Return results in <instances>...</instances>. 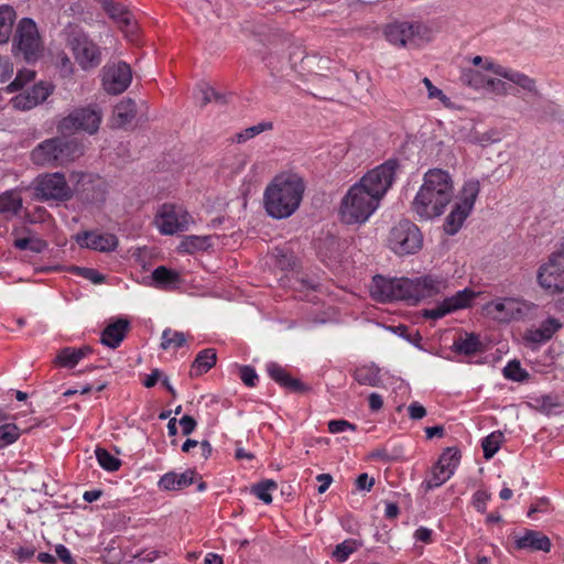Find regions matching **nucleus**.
Here are the masks:
<instances>
[{"instance_id":"obj_58","label":"nucleus","mask_w":564,"mask_h":564,"mask_svg":"<svg viewBox=\"0 0 564 564\" xmlns=\"http://www.w3.org/2000/svg\"><path fill=\"white\" fill-rule=\"evenodd\" d=\"M484 69L492 72L494 74L505 78L509 68H506L499 64H496L494 61L486 58L484 63Z\"/></svg>"},{"instance_id":"obj_28","label":"nucleus","mask_w":564,"mask_h":564,"mask_svg":"<svg viewBox=\"0 0 564 564\" xmlns=\"http://www.w3.org/2000/svg\"><path fill=\"white\" fill-rule=\"evenodd\" d=\"M217 361V352L214 348H206L198 352L194 359L189 375L191 377H199L209 371Z\"/></svg>"},{"instance_id":"obj_37","label":"nucleus","mask_w":564,"mask_h":564,"mask_svg":"<svg viewBox=\"0 0 564 564\" xmlns=\"http://www.w3.org/2000/svg\"><path fill=\"white\" fill-rule=\"evenodd\" d=\"M415 282L408 278H394L395 300H406L417 302V292Z\"/></svg>"},{"instance_id":"obj_42","label":"nucleus","mask_w":564,"mask_h":564,"mask_svg":"<svg viewBox=\"0 0 564 564\" xmlns=\"http://www.w3.org/2000/svg\"><path fill=\"white\" fill-rule=\"evenodd\" d=\"M502 440L503 435L501 432H494L482 440L481 447L486 459L494 457V455L499 451Z\"/></svg>"},{"instance_id":"obj_15","label":"nucleus","mask_w":564,"mask_h":564,"mask_svg":"<svg viewBox=\"0 0 564 564\" xmlns=\"http://www.w3.org/2000/svg\"><path fill=\"white\" fill-rule=\"evenodd\" d=\"M132 73L124 62L104 67L102 86L111 95L123 93L130 85Z\"/></svg>"},{"instance_id":"obj_54","label":"nucleus","mask_w":564,"mask_h":564,"mask_svg":"<svg viewBox=\"0 0 564 564\" xmlns=\"http://www.w3.org/2000/svg\"><path fill=\"white\" fill-rule=\"evenodd\" d=\"M77 270L82 274V276L88 279L89 281H91L95 284H99V283H102L105 281V275H102L101 273H99L95 269L78 268Z\"/></svg>"},{"instance_id":"obj_36","label":"nucleus","mask_w":564,"mask_h":564,"mask_svg":"<svg viewBox=\"0 0 564 564\" xmlns=\"http://www.w3.org/2000/svg\"><path fill=\"white\" fill-rule=\"evenodd\" d=\"M355 380L361 386L378 387L380 379V369L375 366H361L354 372Z\"/></svg>"},{"instance_id":"obj_5","label":"nucleus","mask_w":564,"mask_h":564,"mask_svg":"<svg viewBox=\"0 0 564 564\" xmlns=\"http://www.w3.org/2000/svg\"><path fill=\"white\" fill-rule=\"evenodd\" d=\"M383 34L397 47H417L430 40V30L420 22L394 21L386 25Z\"/></svg>"},{"instance_id":"obj_41","label":"nucleus","mask_w":564,"mask_h":564,"mask_svg":"<svg viewBox=\"0 0 564 564\" xmlns=\"http://www.w3.org/2000/svg\"><path fill=\"white\" fill-rule=\"evenodd\" d=\"M186 343V336L182 332L165 328L162 333L161 348L166 350L170 347L180 348Z\"/></svg>"},{"instance_id":"obj_62","label":"nucleus","mask_w":564,"mask_h":564,"mask_svg":"<svg viewBox=\"0 0 564 564\" xmlns=\"http://www.w3.org/2000/svg\"><path fill=\"white\" fill-rule=\"evenodd\" d=\"M12 552L17 556L18 560L25 561V560L33 557L35 550L32 546H28V547L21 546L17 550H13Z\"/></svg>"},{"instance_id":"obj_46","label":"nucleus","mask_w":564,"mask_h":564,"mask_svg":"<svg viewBox=\"0 0 564 564\" xmlns=\"http://www.w3.org/2000/svg\"><path fill=\"white\" fill-rule=\"evenodd\" d=\"M502 372L505 378L516 382H523L529 378V373L521 367L518 360L509 361Z\"/></svg>"},{"instance_id":"obj_18","label":"nucleus","mask_w":564,"mask_h":564,"mask_svg":"<svg viewBox=\"0 0 564 564\" xmlns=\"http://www.w3.org/2000/svg\"><path fill=\"white\" fill-rule=\"evenodd\" d=\"M51 95V89L43 83L33 85L30 89L17 95L11 99V105L18 110H30L45 101Z\"/></svg>"},{"instance_id":"obj_21","label":"nucleus","mask_w":564,"mask_h":564,"mask_svg":"<svg viewBox=\"0 0 564 564\" xmlns=\"http://www.w3.org/2000/svg\"><path fill=\"white\" fill-rule=\"evenodd\" d=\"M561 327L562 324L557 318L549 317L539 327L528 330L524 339L532 344H543L550 340Z\"/></svg>"},{"instance_id":"obj_1","label":"nucleus","mask_w":564,"mask_h":564,"mask_svg":"<svg viewBox=\"0 0 564 564\" xmlns=\"http://www.w3.org/2000/svg\"><path fill=\"white\" fill-rule=\"evenodd\" d=\"M398 165L397 160H388L350 186L340 202L339 215L343 223L364 224L369 219L391 187Z\"/></svg>"},{"instance_id":"obj_39","label":"nucleus","mask_w":564,"mask_h":564,"mask_svg":"<svg viewBox=\"0 0 564 564\" xmlns=\"http://www.w3.org/2000/svg\"><path fill=\"white\" fill-rule=\"evenodd\" d=\"M460 80L474 89H484L489 86L490 78L477 69H466L462 73Z\"/></svg>"},{"instance_id":"obj_34","label":"nucleus","mask_w":564,"mask_h":564,"mask_svg":"<svg viewBox=\"0 0 564 564\" xmlns=\"http://www.w3.org/2000/svg\"><path fill=\"white\" fill-rule=\"evenodd\" d=\"M469 214L470 212H467L458 204H455L444 221V231L449 236L456 235Z\"/></svg>"},{"instance_id":"obj_55","label":"nucleus","mask_w":564,"mask_h":564,"mask_svg":"<svg viewBox=\"0 0 564 564\" xmlns=\"http://www.w3.org/2000/svg\"><path fill=\"white\" fill-rule=\"evenodd\" d=\"M183 435H191L197 426L196 420L191 415H184L180 420Z\"/></svg>"},{"instance_id":"obj_13","label":"nucleus","mask_w":564,"mask_h":564,"mask_svg":"<svg viewBox=\"0 0 564 564\" xmlns=\"http://www.w3.org/2000/svg\"><path fill=\"white\" fill-rule=\"evenodd\" d=\"M459 458L460 455L456 448L447 447L433 466L430 478L422 484L425 490L435 489L446 482L457 468Z\"/></svg>"},{"instance_id":"obj_22","label":"nucleus","mask_w":564,"mask_h":564,"mask_svg":"<svg viewBox=\"0 0 564 564\" xmlns=\"http://www.w3.org/2000/svg\"><path fill=\"white\" fill-rule=\"evenodd\" d=\"M414 282L417 289V302L424 297H431L441 293L447 286L446 279L431 274L425 275L423 278L414 279Z\"/></svg>"},{"instance_id":"obj_64","label":"nucleus","mask_w":564,"mask_h":564,"mask_svg":"<svg viewBox=\"0 0 564 564\" xmlns=\"http://www.w3.org/2000/svg\"><path fill=\"white\" fill-rule=\"evenodd\" d=\"M487 88H490L492 91L501 95H506L508 93L507 85L501 79L490 78L489 86Z\"/></svg>"},{"instance_id":"obj_14","label":"nucleus","mask_w":564,"mask_h":564,"mask_svg":"<svg viewBox=\"0 0 564 564\" xmlns=\"http://www.w3.org/2000/svg\"><path fill=\"white\" fill-rule=\"evenodd\" d=\"M14 44L23 54L24 58L30 61L36 58L41 50V41L35 22L32 19L23 18L17 26Z\"/></svg>"},{"instance_id":"obj_61","label":"nucleus","mask_w":564,"mask_h":564,"mask_svg":"<svg viewBox=\"0 0 564 564\" xmlns=\"http://www.w3.org/2000/svg\"><path fill=\"white\" fill-rule=\"evenodd\" d=\"M316 480L321 484L317 489L318 494H324L329 488L333 477L329 474H319Z\"/></svg>"},{"instance_id":"obj_52","label":"nucleus","mask_w":564,"mask_h":564,"mask_svg":"<svg viewBox=\"0 0 564 564\" xmlns=\"http://www.w3.org/2000/svg\"><path fill=\"white\" fill-rule=\"evenodd\" d=\"M346 430L356 431V425L346 420H332L328 422V431L333 434L341 433Z\"/></svg>"},{"instance_id":"obj_35","label":"nucleus","mask_w":564,"mask_h":564,"mask_svg":"<svg viewBox=\"0 0 564 564\" xmlns=\"http://www.w3.org/2000/svg\"><path fill=\"white\" fill-rule=\"evenodd\" d=\"M17 19L14 9L8 4L0 6V44L9 42Z\"/></svg>"},{"instance_id":"obj_4","label":"nucleus","mask_w":564,"mask_h":564,"mask_svg":"<svg viewBox=\"0 0 564 564\" xmlns=\"http://www.w3.org/2000/svg\"><path fill=\"white\" fill-rule=\"evenodd\" d=\"M84 155V145L66 134L40 142L31 151V161L42 167L65 166Z\"/></svg>"},{"instance_id":"obj_24","label":"nucleus","mask_w":564,"mask_h":564,"mask_svg":"<svg viewBox=\"0 0 564 564\" xmlns=\"http://www.w3.org/2000/svg\"><path fill=\"white\" fill-rule=\"evenodd\" d=\"M195 471L187 469L182 474L170 471L159 480V487L163 490H182L194 482Z\"/></svg>"},{"instance_id":"obj_3","label":"nucleus","mask_w":564,"mask_h":564,"mask_svg":"<svg viewBox=\"0 0 564 564\" xmlns=\"http://www.w3.org/2000/svg\"><path fill=\"white\" fill-rule=\"evenodd\" d=\"M305 192L303 178L295 173H281L273 177L263 193V206L274 219L291 217L300 207Z\"/></svg>"},{"instance_id":"obj_31","label":"nucleus","mask_w":564,"mask_h":564,"mask_svg":"<svg viewBox=\"0 0 564 564\" xmlns=\"http://www.w3.org/2000/svg\"><path fill=\"white\" fill-rule=\"evenodd\" d=\"M137 115L135 102L128 98L118 102L113 110L115 124L119 128L130 123Z\"/></svg>"},{"instance_id":"obj_20","label":"nucleus","mask_w":564,"mask_h":564,"mask_svg":"<svg viewBox=\"0 0 564 564\" xmlns=\"http://www.w3.org/2000/svg\"><path fill=\"white\" fill-rule=\"evenodd\" d=\"M267 372L272 380L291 392L307 391V387L303 382L291 377V375L276 362H269L267 365Z\"/></svg>"},{"instance_id":"obj_60","label":"nucleus","mask_w":564,"mask_h":564,"mask_svg":"<svg viewBox=\"0 0 564 564\" xmlns=\"http://www.w3.org/2000/svg\"><path fill=\"white\" fill-rule=\"evenodd\" d=\"M55 552H56V555L58 556V558L62 562H64L65 564H75V561L73 560L69 550L65 545H63V544L56 545Z\"/></svg>"},{"instance_id":"obj_44","label":"nucleus","mask_w":564,"mask_h":564,"mask_svg":"<svg viewBox=\"0 0 564 564\" xmlns=\"http://www.w3.org/2000/svg\"><path fill=\"white\" fill-rule=\"evenodd\" d=\"M13 245L19 250H31L36 253L42 252L47 247L44 240L36 237L18 238L14 240Z\"/></svg>"},{"instance_id":"obj_27","label":"nucleus","mask_w":564,"mask_h":564,"mask_svg":"<svg viewBox=\"0 0 564 564\" xmlns=\"http://www.w3.org/2000/svg\"><path fill=\"white\" fill-rule=\"evenodd\" d=\"M370 293L373 299L380 302L395 301L394 278L387 279L376 275L372 280Z\"/></svg>"},{"instance_id":"obj_30","label":"nucleus","mask_w":564,"mask_h":564,"mask_svg":"<svg viewBox=\"0 0 564 564\" xmlns=\"http://www.w3.org/2000/svg\"><path fill=\"white\" fill-rule=\"evenodd\" d=\"M152 279L156 288L169 290L181 282L180 273L175 270L160 265L152 272Z\"/></svg>"},{"instance_id":"obj_12","label":"nucleus","mask_w":564,"mask_h":564,"mask_svg":"<svg viewBox=\"0 0 564 564\" xmlns=\"http://www.w3.org/2000/svg\"><path fill=\"white\" fill-rule=\"evenodd\" d=\"M193 217L183 207L174 204H163L154 218L158 230L165 236H172L188 229Z\"/></svg>"},{"instance_id":"obj_59","label":"nucleus","mask_w":564,"mask_h":564,"mask_svg":"<svg viewBox=\"0 0 564 564\" xmlns=\"http://www.w3.org/2000/svg\"><path fill=\"white\" fill-rule=\"evenodd\" d=\"M12 73L13 68L9 59L0 55V80L4 82Z\"/></svg>"},{"instance_id":"obj_17","label":"nucleus","mask_w":564,"mask_h":564,"mask_svg":"<svg viewBox=\"0 0 564 564\" xmlns=\"http://www.w3.org/2000/svg\"><path fill=\"white\" fill-rule=\"evenodd\" d=\"M109 18L118 25L126 36H132L137 32V22L129 9L113 0H98Z\"/></svg>"},{"instance_id":"obj_50","label":"nucleus","mask_w":564,"mask_h":564,"mask_svg":"<svg viewBox=\"0 0 564 564\" xmlns=\"http://www.w3.org/2000/svg\"><path fill=\"white\" fill-rule=\"evenodd\" d=\"M422 83L427 89V96L430 99H438L444 105L449 102V98L441 89L435 87L427 77H424Z\"/></svg>"},{"instance_id":"obj_49","label":"nucleus","mask_w":564,"mask_h":564,"mask_svg":"<svg viewBox=\"0 0 564 564\" xmlns=\"http://www.w3.org/2000/svg\"><path fill=\"white\" fill-rule=\"evenodd\" d=\"M357 550V542L355 540L348 539L344 542L336 545L333 551V556L336 561L343 563L345 562L350 554H352Z\"/></svg>"},{"instance_id":"obj_43","label":"nucleus","mask_w":564,"mask_h":564,"mask_svg":"<svg viewBox=\"0 0 564 564\" xmlns=\"http://www.w3.org/2000/svg\"><path fill=\"white\" fill-rule=\"evenodd\" d=\"M278 485L274 480H263L251 488V492L256 495L258 499L269 505L272 502L271 491L275 490Z\"/></svg>"},{"instance_id":"obj_29","label":"nucleus","mask_w":564,"mask_h":564,"mask_svg":"<svg viewBox=\"0 0 564 564\" xmlns=\"http://www.w3.org/2000/svg\"><path fill=\"white\" fill-rule=\"evenodd\" d=\"M22 196L17 189H9L0 194V214L7 218L17 216L22 208Z\"/></svg>"},{"instance_id":"obj_19","label":"nucleus","mask_w":564,"mask_h":564,"mask_svg":"<svg viewBox=\"0 0 564 564\" xmlns=\"http://www.w3.org/2000/svg\"><path fill=\"white\" fill-rule=\"evenodd\" d=\"M78 242L80 246L93 250L109 252L117 248L118 238L108 232L85 231L83 236H78Z\"/></svg>"},{"instance_id":"obj_23","label":"nucleus","mask_w":564,"mask_h":564,"mask_svg":"<svg viewBox=\"0 0 564 564\" xmlns=\"http://www.w3.org/2000/svg\"><path fill=\"white\" fill-rule=\"evenodd\" d=\"M128 328L129 322L124 318H118L110 323L101 333V344L110 348H117L124 339Z\"/></svg>"},{"instance_id":"obj_45","label":"nucleus","mask_w":564,"mask_h":564,"mask_svg":"<svg viewBox=\"0 0 564 564\" xmlns=\"http://www.w3.org/2000/svg\"><path fill=\"white\" fill-rule=\"evenodd\" d=\"M20 429L13 423L0 425V448H4L19 440Z\"/></svg>"},{"instance_id":"obj_63","label":"nucleus","mask_w":564,"mask_h":564,"mask_svg":"<svg viewBox=\"0 0 564 564\" xmlns=\"http://www.w3.org/2000/svg\"><path fill=\"white\" fill-rule=\"evenodd\" d=\"M414 538L417 541H421V542H424V543H430L432 541V530H430V529H427L425 527H420L415 531Z\"/></svg>"},{"instance_id":"obj_6","label":"nucleus","mask_w":564,"mask_h":564,"mask_svg":"<svg viewBox=\"0 0 564 564\" xmlns=\"http://www.w3.org/2000/svg\"><path fill=\"white\" fill-rule=\"evenodd\" d=\"M101 119L102 112L98 106L78 107L58 121L57 131L62 134L83 131L91 135L98 131Z\"/></svg>"},{"instance_id":"obj_11","label":"nucleus","mask_w":564,"mask_h":564,"mask_svg":"<svg viewBox=\"0 0 564 564\" xmlns=\"http://www.w3.org/2000/svg\"><path fill=\"white\" fill-rule=\"evenodd\" d=\"M535 305L520 297H500L485 305L486 312L495 319L503 323L520 321L527 317Z\"/></svg>"},{"instance_id":"obj_32","label":"nucleus","mask_w":564,"mask_h":564,"mask_svg":"<svg viewBox=\"0 0 564 564\" xmlns=\"http://www.w3.org/2000/svg\"><path fill=\"white\" fill-rule=\"evenodd\" d=\"M453 350L460 355L473 356L482 351V344L478 335L470 333L457 338L453 344Z\"/></svg>"},{"instance_id":"obj_7","label":"nucleus","mask_w":564,"mask_h":564,"mask_svg":"<svg viewBox=\"0 0 564 564\" xmlns=\"http://www.w3.org/2000/svg\"><path fill=\"white\" fill-rule=\"evenodd\" d=\"M388 245L398 256L414 254L422 248L423 236L414 223L403 219L391 228Z\"/></svg>"},{"instance_id":"obj_38","label":"nucleus","mask_w":564,"mask_h":564,"mask_svg":"<svg viewBox=\"0 0 564 564\" xmlns=\"http://www.w3.org/2000/svg\"><path fill=\"white\" fill-rule=\"evenodd\" d=\"M212 247V236H186L180 245V248L187 252L194 253L203 251Z\"/></svg>"},{"instance_id":"obj_48","label":"nucleus","mask_w":564,"mask_h":564,"mask_svg":"<svg viewBox=\"0 0 564 564\" xmlns=\"http://www.w3.org/2000/svg\"><path fill=\"white\" fill-rule=\"evenodd\" d=\"M272 129L271 122H260L258 124H254L252 127H249L245 129L243 131L236 134L235 139L238 143H243L256 135L260 134L261 132L265 130Z\"/></svg>"},{"instance_id":"obj_9","label":"nucleus","mask_w":564,"mask_h":564,"mask_svg":"<svg viewBox=\"0 0 564 564\" xmlns=\"http://www.w3.org/2000/svg\"><path fill=\"white\" fill-rule=\"evenodd\" d=\"M536 280L544 290L552 293L564 292V241L549 256L547 261L540 265Z\"/></svg>"},{"instance_id":"obj_8","label":"nucleus","mask_w":564,"mask_h":564,"mask_svg":"<svg viewBox=\"0 0 564 564\" xmlns=\"http://www.w3.org/2000/svg\"><path fill=\"white\" fill-rule=\"evenodd\" d=\"M67 44L83 69L96 68L101 63L100 48L82 30L69 28Z\"/></svg>"},{"instance_id":"obj_16","label":"nucleus","mask_w":564,"mask_h":564,"mask_svg":"<svg viewBox=\"0 0 564 564\" xmlns=\"http://www.w3.org/2000/svg\"><path fill=\"white\" fill-rule=\"evenodd\" d=\"M476 293L469 289L458 291L453 296L446 297L436 307L425 310L423 316L430 319H438L455 311L469 306Z\"/></svg>"},{"instance_id":"obj_33","label":"nucleus","mask_w":564,"mask_h":564,"mask_svg":"<svg viewBox=\"0 0 564 564\" xmlns=\"http://www.w3.org/2000/svg\"><path fill=\"white\" fill-rule=\"evenodd\" d=\"M479 192L480 183L478 180L471 178L466 181L460 189L459 200L456 204L471 213Z\"/></svg>"},{"instance_id":"obj_40","label":"nucleus","mask_w":564,"mask_h":564,"mask_svg":"<svg viewBox=\"0 0 564 564\" xmlns=\"http://www.w3.org/2000/svg\"><path fill=\"white\" fill-rule=\"evenodd\" d=\"M505 78L512 82L522 89L533 94L534 96H540L535 80L528 75L517 70L508 69Z\"/></svg>"},{"instance_id":"obj_51","label":"nucleus","mask_w":564,"mask_h":564,"mask_svg":"<svg viewBox=\"0 0 564 564\" xmlns=\"http://www.w3.org/2000/svg\"><path fill=\"white\" fill-rule=\"evenodd\" d=\"M240 379L248 387H254L258 381V375L251 366H241L239 368Z\"/></svg>"},{"instance_id":"obj_56","label":"nucleus","mask_w":564,"mask_h":564,"mask_svg":"<svg viewBox=\"0 0 564 564\" xmlns=\"http://www.w3.org/2000/svg\"><path fill=\"white\" fill-rule=\"evenodd\" d=\"M375 484V479L369 477L368 474H360L356 479V488L358 490L370 491Z\"/></svg>"},{"instance_id":"obj_25","label":"nucleus","mask_w":564,"mask_h":564,"mask_svg":"<svg viewBox=\"0 0 564 564\" xmlns=\"http://www.w3.org/2000/svg\"><path fill=\"white\" fill-rule=\"evenodd\" d=\"M516 545L518 549L549 552L551 549V541L545 534L539 531L527 530L523 536L516 540Z\"/></svg>"},{"instance_id":"obj_10","label":"nucleus","mask_w":564,"mask_h":564,"mask_svg":"<svg viewBox=\"0 0 564 564\" xmlns=\"http://www.w3.org/2000/svg\"><path fill=\"white\" fill-rule=\"evenodd\" d=\"M34 191L36 198L41 202H66L74 195L65 175L61 172L39 175L35 180Z\"/></svg>"},{"instance_id":"obj_57","label":"nucleus","mask_w":564,"mask_h":564,"mask_svg":"<svg viewBox=\"0 0 564 564\" xmlns=\"http://www.w3.org/2000/svg\"><path fill=\"white\" fill-rule=\"evenodd\" d=\"M408 412H409V416L412 420H421L426 415L425 408L422 404H420L419 402H412L408 406Z\"/></svg>"},{"instance_id":"obj_47","label":"nucleus","mask_w":564,"mask_h":564,"mask_svg":"<svg viewBox=\"0 0 564 564\" xmlns=\"http://www.w3.org/2000/svg\"><path fill=\"white\" fill-rule=\"evenodd\" d=\"M96 457H97L99 465L108 471L118 470L121 465L120 459H118L117 457L111 455L105 448L97 447Z\"/></svg>"},{"instance_id":"obj_2","label":"nucleus","mask_w":564,"mask_h":564,"mask_svg":"<svg viewBox=\"0 0 564 564\" xmlns=\"http://www.w3.org/2000/svg\"><path fill=\"white\" fill-rule=\"evenodd\" d=\"M454 195V183L451 174L442 169H430L423 177L412 209L421 220L441 216Z\"/></svg>"},{"instance_id":"obj_26","label":"nucleus","mask_w":564,"mask_h":564,"mask_svg":"<svg viewBox=\"0 0 564 564\" xmlns=\"http://www.w3.org/2000/svg\"><path fill=\"white\" fill-rule=\"evenodd\" d=\"M93 352L91 347L82 346L79 348L65 347L59 350L54 362L64 368H74L82 359Z\"/></svg>"},{"instance_id":"obj_53","label":"nucleus","mask_w":564,"mask_h":564,"mask_svg":"<svg viewBox=\"0 0 564 564\" xmlns=\"http://www.w3.org/2000/svg\"><path fill=\"white\" fill-rule=\"evenodd\" d=\"M489 499L490 494L484 490H477L473 496V505L477 511L484 513L486 511V505Z\"/></svg>"}]
</instances>
